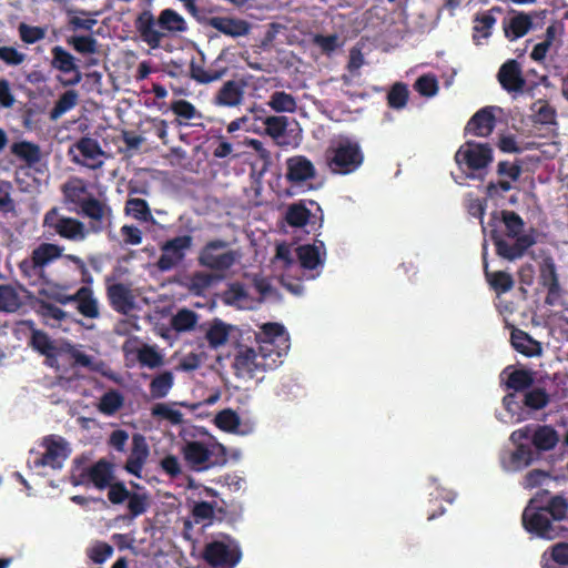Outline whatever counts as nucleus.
<instances>
[{"instance_id":"1","label":"nucleus","mask_w":568,"mask_h":568,"mask_svg":"<svg viewBox=\"0 0 568 568\" xmlns=\"http://www.w3.org/2000/svg\"><path fill=\"white\" fill-rule=\"evenodd\" d=\"M488 226L496 254L508 261L521 258L537 241L535 229L523 233L525 222L515 211H493Z\"/></svg>"},{"instance_id":"2","label":"nucleus","mask_w":568,"mask_h":568,"mask_svg":"<svg viewBox=\"0 0 568 568\" xmlns=\"http://www.w3.org/2000/svg\"><path fill=\"white\" fill-rule=\"evenodd\" d=\"M568 515V500L561 495H555L540 505L537 498H531L521 515L524 529L539 538L552 540L568 534V527L562 525Z\"/></svg>"},{"instance_id":"3","label":"nucleus","mask_w":568,"mask_h":568,"mask_svg":"<svg viewBox=\"0 0 568 568\" xmlns=\"http://www.w3.org/2000/svg\"><path fill=\"white\" fill-rule=\"evenodd\" d=\"M156 26L170 33L185 32L187 30L185 19L172 8L162 9L158 20L151 11H142L135 18L134 27L142 41L152 50L160 49L161 40L165 37V33L156 29Z\"/></svg>"},{"instance_id":"4","label":"nucleus","mask_w":568,"mask_h":568,"mask_svg":"<svg viewBox=\"0 0 568 568\" xmlns=\"http://www.w3.org/2000/svg\"><path fill=\"white\" fill-rule=\"evenodd\" d=\"M62 197L70 210L79 211L84 217L101 224L105 217H111L112 209L88 192V185L82 178H69L62 185Z\"/></svg>"},{"instance_id":"5","label":"nucleus","mask_w":568,"mask_h":568,"mask_svg":"<svg viewBox=\"0 0 568 568\" xmlns=\"http://www.w3.org/2000/svg\"><path fill=\"white\" fill-rule=\"evenodd\" d=\"M324 156L329 171L336 174L353 173L364 162V154L358 142L351 139L332 144L325 151Z\"/></svg>"},{"instance_id":"6","label":"nucleus","mask_w":568,"mask_h":568,"mask_svg":"<svg viewBox=\"0 0 568 568\" xmlns=\"http://www.w3.org/2000/svg\"><path fill=\"white\" fill-rule=\"evenodd\" d=\"M182 454L194 470H205L227 462V452L221 444L206 445L201 440H189L184 444Z\"/></svg>"},{"instance_id":"7","label":"nucleus","mask_w":568,"mask_h":568,"mask_svg":"<svg viewBox=\"0 0 568 568\" xmlns=\"http://www.w3.org/2000/svg\"><path fill=\"white\" fill-rule=\"evenodd\" d=\"M267 351V346H260L257 352L253 348L240 351L233 363L235 374L240 378H255L257 372L274 368L276 359Z\"/></svg>"},{"instance_id":"8","label":"nucleus","mask_w":568,"mask_h":568,"mask_svg":"<svg viewBox=\"0 0 568 568\" xmlns=\"http://www.w3.org/2000/svg\"><path fill=\"white\" fill-rule=\"evenodd\" d=\"M106 488L110 503L120 505L126 501V511L131 519L144 515L150 507L151 499L148 493L129 491L123 481H112Z\"/></svg>"},{"instance_id":"9","label":"nucleus","mask_w":568,"mask_h":568,"mask_svg":"<svg viewBox=\"0 0 568 568\" xmlns=\"http://www.w3.org/2000/svg\"><path fill=\"white\" fill-rule=\"evenodd\" d=\"M227 245V241L222 239L206 242L199 253L197 263L214 271L229 270L235 264L237 254L232 250L224 251Z\"/></svg>"},{"instance_id":"10","label":"nucleus","mask_w":568,"mask_h":568,"mask_svg":"<svg viewBox=\"0 0 568 568\" xmlns=\"http://www.w3.org/2000/svg\"><path fill=\"white\" fill-rule=\"evenodd\" d=\"M203 559L214 568H234L242 558L240 546L227 537V541H210L203 549Z\"/></svg>"},{"instance_id":"11","label":"nucleus","mask_w":568,"mask_h":568,"mask_svg":"<svg viewBox=\"0 0 568 568\" xmlns=\"http://www.w3.org/2000/svg\"><path fill=\"white\" fill-rule=\"evenodd\" d=\"M43 227L52 229L57 234L67 240H83L87 236L84 224L73 217L60 216L59 209L53 206L48 211L42 221Z\"/></svg>"},{"instance_id":"12","label":"nucleus","mask_w":568,"mask_h":568,"mask_svg":"<svg viewBox=\"0 0 568 568\" xmlns=\"http://www.w3.org/2000/svg\"><path fill=\"white\" fill-rule=\"evenodd\" d=\"M192 245V235H179L172 239L166 240L162 243V254H160V258L156 263L160 271L165 272L176 267L181 264L185 256L187 250Z\"/></svg>"},{"instance_id":"13","label":"nucleus","mask_w":568,"mask_h":568,"mask_svg":"<svg viewBox=\"0 0 568 568\" xmlns=\"http://www.w3.org/2000/svg\"><path fill=\"white\" fill-rule=\"evenodd\" d=\"M114 480V466L104 458L90 467L83 468L79 475H72V485L81 486L92 483L99 490L105 489Z\"/></svg>"},{"instance_id":"14","label":"nucleus","mask_w":568,"mask_h":568,"mask_svg":"<svg viewBox=\"0 0 568 568\" xmlns=\"http://www.w3.org/2000/svg\"><path fill=\"white\" fill-rule=\"evenodd\" d=\"M455 161L459 165L465 164L468 169L478 171L493 161V150L488 144L469 140L458 149Z\"/></svg>"},{"instance_id":"15","label":"nucleus","mask_w":568,"mask_h":568,"mask_svg":"<svg viewBox=\"0 0 568 568\" xmlns=\"http://www.w3.org/2000/svg\"><path fill=\"white\" fill-rule=\"evenodd\" d=\"M539 284L546 290L544 303L549 306L559 304L565 291L559 282L557 266L551 256H546L539 264Z\"/></svg>"},{"instance_id":"16","label":"nucleus","mask_w":568,"mask_h":568,"mask_svg":"<svg viewBox=\"0 0 568 568\" xmlns=\"http://www.w3.org/2000/svg\"><path fill=\"white\" fill-rule=\"evenodd\" d=\"M73 149L83 158V160H80L78 156H73L72 161L74 163L92 170H98L103 165L102 158L105 156V153L101 149L99 140L89 135H83L74 142L69 150V153H71Z\"/></svg>"},{"instance_id":"17","label":"nucleus","mask_w":568,"mask_h":568,"mask_svg":"<svg viewBox=\"0 0 568 568\" xmlns=\"http://www.w3.org/2000/svg\"><path fill=\"white\" fill-rule=\"evenodd\" d=\"M45 452L34 460L37 467L49 466L53 469L63 467V462L69 457L70 449L62 437L45 436L42 442Z\"/></svg>"},{"instance_id":"18","label":"nucleus","mask_w":568,"mask_h":568,"mask_svg":"<svg viewBox=\"0 0 568 568\" xmlns=\"http://www.w3.org/2000/svg\"><path fill=\"white\" fill-rule=\"evenodd\" d=\"M50 65L52 69L60 71L62 74H71L70 78L61 80L64 87H74L81 82L82 74L77 63V59L63 47L57 44L51 49Z\"/></svg>"},{"instance_id":"19","label":"nucleus","mask_w":568,"mask_h":568,"mask_svg":"<svg viewBox=\"0 0 568 568\" xmlns=\"http://www.w3.org/2000/svg\"><path fill=\"white\" fill-rule=\"evenodd\" d=\"M105 295L110 306L118 314L128 315L135 306L130 285L113 283L112 277H105Z\"/></svg>"},{"instance_id":"20","label":"nucleus","mask_w":568,"mask_h":568,"mask_svg":"<svg viewBox=\"0 0 568 568\" xmlns=\"http://www.w3.org/2000/svg\"><path fill=\"white\" fill-rule=\"evenodd\" d=\"M150 455V449L146 444L145 437L135 433L131 437V452L124 468L136 478H141V473L146 459Z\"/></svg>"},{"instance_id":"21","label":"nucleus","mask_w":568,"mask_h":568,"mask_svg":"<svg viewBox=\"0 0 568 568\" xmlns=\"http://www.w3.org/2000/svg\"><path fill=\"white\" fill-rule=\"evenodd\" d=\"M315 176L316 168L306 156L296 155L286 160V179L291 184H302Z\"/></svg>"},{"instance_id":"22","label":"nucleus","mask_w":568,"mask_h":568,"mask_svg":"<svg viewBox=\"0 0 568 568\" xmlns=\"http://www.w3.org/2000/svg\"><path fill=\"white\" fill-rule=\"evenodd\" d=\"M497 80L507 92H520L526 85L520 64L514 59L501 64L497 73Z\"/></svg>"},{"instance_id":"23","label":"nucleus","mask_w":568,"mask_h":568,"mask_svg":"<svg viewBox=\"0 0 568 568\" xmlns=\"http://www.w3.org/2000/svg\"><path fill=\"white\" fill-rule=\"evenodd\" d=\"M59 302L65 304L67 302H75L78 312L87 318L99 317V302L93 295L90 287L82 286L73 295H68L59 298Z\"/></svg>"},{"instance_id":"24","label":"nucleus","mask_w":568,"mask_h":568,"mask_svg":"<svg viewBox=\"0 0 568 568\" xmlns=\"http://www.w3.org/2000/svg\"><path fill=\"white\" fill-rule=\"evenodd\" d=\"M510 345L514 351L526 357H538L544 353L541 342L517 327L510 331Z\"/></svg>"},{"instance_id":"25","label":"nucleus","mask_w":568,"mask_h":568,"mask_svg":"<svg viewBox=\"0 0 568 568\" xmlns=\"http://www.w3.org/2000/svg\"><path fill=\"white\" fill-rule=\"evenodd\" d=\"M494 106H483L468 121L465 132L477 136H488L495 128Z\"/></svg>"},{"instance_id":"26","label":"nucleus","mask_w":568,"mask_h":568,"mask_svg":"<svg viewBox=\"0 0 568 568\" xmlns=\"http://www.w3.org/2000/svg\"><path fill=\"white\" fill-rule=\"evenodd\" d=\"M296 256L303 268L315 270L324 263L325 246L322 240L316 239L313 244H301L296 248Z\"/></svg>"},{"instance_id":"27","label":"nucleus","mask_w":568,"mask_h":568,"mask_svg":"<svg viewBox=\"0 0 568 568\" xmlns=\"http://www.w3.org/2000/svg\"><path fill=\"white\" fill-rule=\"evenodd\" d=\"M209 26L232 38L247 36L251 31L247 21L227 17H213L209 20Z\"/></svg>"},{"instance_id":"28","label":"nucleus","mask_w":568,"mask_h":568,"mask_svg":"<svg viewBox=\"0 0 568 568\" xmlns=\"http://www.w3.org/2000/svg\"><path fill=\"white\" fill-rule=\"evenodd\" d=\"M559 439L558 432L551 425H534L531 445L538 455L555 449Z\"/></svg>"},{"instance_id":"29","label":"nucleus","mask_w":568,"mask_h":568,"mask_svg":"<svg viewBox=\"0 0 568 568\" xmlns=\"http://www.w3.org/2000/svg\"><path fill=\"white\" fill-rule=\"evenodd\" d=\"M483 268L487 283L496 292L497 295L505 294L514 288V277L511 276L510 273L506 271L490 272L488 270L485 246L483 253Z\"/></svg>"},{"instance_id":"30","label":"nucleus","mask_w":568,"mask_h":568,"mask_svg":"<svg viewBox=\"0 0 568 568\" xmlns=\"http://www.w3.org/2000/svg\"><path fill=\"white\" fill-rule=\"evenodd\" d=\"M503 373H508L506 388L514 392H525L535 383V373L531 369L508 366Z\"/></svg>"},{"instance_id":"31","label":"nucleus","mask_w":568,"mask_h":568,"mask_svg":"<svg viewBox=\"0 0 568 568\" xmlns=\"http://www.w3.org/2000/svg\"><path fill=\"white\" fill-rule=\"evenodd\" d=\"M244 97V84L236 81H226L214 97V102L222 106L239 105Z\"/></svg>"},{"instance_id":"32","label":"nucleus","mask_w":568,"mask_h":568,"mask_svg":"<svg viewBox=\"0 0 568 568\" xmlns=\"http://www.w3.org/2000/svg\"><path fill=\"white\" fill-rule=\"evenodd\" d=\"M170 110L176 115L175 124L178 126L190 125V121L194 119H202V114L197 111L194 104L184 99L174 100L170 103Z\"/></svg>"},{"instance_id":"33","label":"nucleus","mask_w":568,"mask_h":568,"mask_svg":"<svg viewBox=\"0 0 568 568\" xmlns=\"http://www.w3.org/2000/svg\"><path fill=\"white\" fill-rule=\"evenodd\" d=\"M494 12H501V8L493 7L490 11H484L481 14H477L474 20L473 39L478 45L481 39H486L491 34V29L496 23Z\"/></svg>"},{"instance_id":"34","label":"nucleus","mask_w":568,"mask_h":568,"mask_svg":"<svg viewBox=\"0 0 568 568\" xmlns=\"http://www.w3.org/2000/svg\"><path fill=\"white\" fill-rule=\"evenodd\" d=\"M124 212L126 216L141 223H151L154 221L148 201L140 197L129 196L125 202Z\"/></svg>"},{"instance_id":"35","label":"nucleus","mask_w":568,"mask_h":568,"mask_svg":"<svg viewBox=\"0 0 568 568\" xmlns=\"http://www.w3.org/2000/svg\"><path fill=\"white\" fill-rule=\"evenodd\" d=\"M532 26L531 18L525 13H518L509 20L504 21L505 36L509 40H516L525 36Z\"/></svg>"},{"instance_id":"36","label":"nucleus","mask_w":568,"mask_h":568,"mask_svg":"<svg viewBox=\"0 0 568 568\" xmlns=\"http://www.w3.org/2000/svg\"><path fill=\"white\" fill-rule=\"evenodd\" d=\"M62 254L63 247L59 246V244H49V242H43L31 252L34 263L42 270H44L49 263L60 258Z\"/></svg>"},{"instance_id":"37","label":"nucleus","mask_w":568,"mask_h":568,"mask_svg":"<svg viewBox=\"0 0 568 568\" xmlns=\"http://www.w3.org/2000/svg\"><path fill=\"white\" fill-rule=\"evenodd\" d=\"M11 153L24 161L28 166H33L41 160L40 148L32 141H19L11 145Z\"/></svg>"},{"instance_id":"38","label":"nucleus","mask_w":568,"mask_h":568,"mask_svg":"<svg viewBox=\"0 0 568 568\" xmlns=\"http://www.w3.org/2000/svg\"><path fill=\"white\" fill-rule=\"evenodd\" d=\"M67 45H70L79 54L99 53V41L91 34L70 36L65 38Z\"/></svg>"},{"instance_id":"39","label":"nucleus","mask_w":568,"mask_h":568,"mask_svg":"<svg viewBox=\"0 0 568 568\" xmlns=\"http://www.w3.org/2000/svg\"><path fill=\"white\" fill-rule=\"evenodd\" d=\"M124 405V396L116 389L105 392L99 399L98 409L105 416L115 415Z\"/></svg>"},{"instance_id":"40","label":"nucleus","mask_w":568,"mask_h":568,"mask_svg":"<svg viewBox=\"0 0 568 568\" xmlns=\"http://www.w3.org/2000/svg\"><path fill=\"white\" fill-rule=\"evenodd\" d=\"M538 457V454L529 445L515 446L510 454V467L515 470L526 468Z\"/></svg>"},{"instance_id":"41","label":"nucleus","mask_w":568,"mask_h":568,"mask_svg":"<svg viewBox=\"0 0 568 568\" xmlns=\"http://www.w3.org/2000/svg\"><path fill=\"white\" fill-rule=\"evenodd\" d=\"M262 122L265 125V133L277 141L280 145H282V143H284L282 138H284L286 134L290 120L286 116L272 115L264 118Z\"/></svg>"},{"instance_id":"42","label":"nucleus","mask_w":568,"mask_h":568,"mask_svg":"<svg viewBox=\"0 0 568 568\" xmlns=\"http://www.w3.org/2000/svg\"><path fill=\"white\" fill-rule=\"evenodd\" d=\"M174 384V377L171 371H163L150 383V394L152 398L160 399L165 397Z\"/></svg>"},{"instance_id":"43","label":"nucleus","mask_w":568,"mask_h":568,"mask_svg":"<svg viewBox=\"0 0 568 568\" xmlns=\"http://www.w3.org/2000/svg\"><path fill=\"white\" fill-rule=\"evenodd\" d=\"M230 326L221 320H214L205 333V338L213 349H217L225 344L229 337Z\"/></svg>"},{"instance_id":"44","label":"nucleus","mask_w":568,"mask_h":568,"mask_svg":"<svg viewBox=\"0 0 568 568\" xmlns=\"http://www.w3.org/2000/svg\"><path fill=\"white\" fill-rule=\"evenodd\" d=\"M312 213L307 206L302 203H292L286 207L285 220L292 227H303L307 224Z\"/></svg>"},{"instance_id":"45","label":"nucleus","mask_w":568,"mask_h":568,"mask_svg":"<svg viewBox=\"0 0 568 568\" xmlns=\"http://www.w3.org/2000/svg\"><path fill=\"white\" fill-rule=\"evenodd\" d=\"M215 281V275L204 271H195L187 277L186 287L194 295H202L207 288L212 286Z\"/></svg>"},{"instance_id":"46","label":"nucleus","mask_w":568,"mask_h":568,"mask_svg":"<svg viewBox=\"0 0 568 568\" xmlns=\"http://www.w3.org/2000/svg\"><path fill=\"white\" fill-rule=\"evenodd\" d=\"M285 333V327L282 324L266 323L261 327L262 343L260 345H267V353H270L272 357L273 355L280 357V353L273 349L274 342L276 338L283 337Z\"/></svg>"},{"instance_id":"47","label":"nucleus","mask_w":568,"mask_h":568,"mask_svg":"<svg viewBox=\"0 0 568 568\" xmlns=\"http://www.w3.org/2000/svg\"><path fill=\"white\" fill-rule=\"evenodd\" d=\"M30 345L33 351L39 353L40 355H48L49 352H53L55 347V342L45 333L44 331L37 329L31 327V339Z\"/></svg>"},{"instance_id":"48","label":"nucleus","mask_w":568,"mask_h":568,"mask_svg":"<svg viewBox=\"0 0 568 568\" xmlns=\"http://www.w3.org/2000/svg\"><path fill=\"white\" fill-rule=\"evenodd\" d=\"M191 78L200 84H209L219 81L224 74L223 70H205L203 65L195 63L193 60L190 65Z\"/></svg>"},{"instance_id":"49","label":"nucleus","mask_w":568,"mask_h":568,"mask_svg":"<svg viewBox=\"0 0 568 568\" xmlns=\"http://www.w3.org/2000/svg\"><path fill=\"white\" fill-rule=\"evenodd\" d=\"M267 104L274 112H295L296 109L295 98L284 91L273 92Z\"/></svg>"},{"instance_id":"50","label":"nucleus","mask_w":568,"mask_h":568,"mask_svg":"<svg viewBox=\"0 0 568 568\" xmlns=\"http://www.w3.org/2000/svg\"><path fill=\"white\" fill-rule=\"evenodd\" d=\"M78 103V93L74 90L65 91L50 111V120L57 121L63 116L64 112L72 109Z\"/></svg>"},{"instance_id":"51","label":"nucleus","mask_w":568,"mask_h":568,"mask_svg":"<svg viewBox=\"0 0 568 568\" xmlns=\"http://www.w3.org/2000/svg\"><path fill=\"white\" fill-rule=\"evenodd\" d=\"M19 271L22 278H27L30 285H36L44 278V270H42L32 256L24 258L19 263Z\"/></svg>"},{"instance_id":"52","label":"nucleus","mask_w":568,"mask_h":568,"mask_svg":"<svg viewBox=\"0 0 568 568\" xmlns=\"http://www.w3.org/2000/svg\"><path fill=\"white\" fill-rule=\"evenodd\" d=\"M215 425L224 432H236L241 425L240 416L232 408H224L215 416Z\"/></svg>"},{"instance_id":"53","label":"nucleus","mask_w":568,"mask_h":568,"mask_svg":"<svg viewBox=\"0 0 568 568\" xmlns=\"http://www.w3.org/2000/svg\"><path fill=\"white\" fill-rule=\"evenodd\" d=\"M387 104L393 109L404 108L409 99V90L404 83H395L387 95Z\"/></svg>"},{"instance_id":"54","label":"nucleus","mask_w":568,"mask_h":568,"mask_svg":"<svg viewBox=\"0 0 568 568\" xmlns=\"http://www.w3.org/2000/svg\"><path fill=\"white\" fill-rule=\"evenodd\" d=\"M21 302L17 291L9 285H0V310L2 312H17Z\"/></svg>"},{"instance_id":"55","label":"nucleus","mask_w":568,"mask_h":568,"mask_svg":"<svg viewBox=\"0 0 568 568\" xmlns=\"http://www.w3.org/2000/svg\"><path fill=\"white\" fill-rule=\"evenodd\" d=\"M197 321V315L190 308H181L172 318V327L178 332L191 331Z\"/></svg>"},{"instance_id":"56","label":"nucleus","mask_w":568,"mask_h":568,"mask_svg":"<svg viewBox=\"0 0 568 568\" xmlns=\"http://www.w3.org/2000/svg\"><path fill=\"white\" fill-rule=\"evenodd\" d=\"M194 523L200 524L205 520H213L216 517V501H196L191 510Z\"/></svg>"},{"instance_id":"57","label":"nucleus","mask_w":568,"mask_h":568,"mask_svg":"<svg viewBox=\"0 0 568 568\" xmlns=\"http://www.w3.org/2000/svg\"><path fill=\"white\" fill-rule=\"evenodd\" d=\"M151 414L153 417L165 419L172 425H180L183 423V414L165 403L155 404L152 407Z\"/></svg>"},{"instance_id":"58","label":"nucleus","mask_w":568,"mask_h":568,"mask_svg":"<svg viewBox=\"0 0 568 568\" xmlns=\"http://www.w3.org/2000/svg\"><path fill=\"white\" fill-rule=\"evenodd\" d=\"M524 405L531 409H541L549 403V395L545 388H534L525 393Z\"/></svg>"},{"instance_id":"59","label":"nucleus","mask_w":568,"mask_h":568,"mask_svg":"<svg viewBox=\"0 0 568 568\" xmlns=\"http://www.w3.org/2000/svg\"><path fill=\"white\" fill-rule=\"evenodd\" d=\"M523 164L524 162L521 160H515L514 162L500 161L497 164V174L510 182H516L521 174Z\"/></svg>"},{"instance_id":"60","label":"nucleus","mask_w":568,"mask_h":568,"mask_svg":"<svg viewBox=\"0 0 568 568\" xmlns=\"http://www.w3.org/2000/svg\"><path fill=\"white\" fill-rule=\"evenodd\" d=\"M532 110L536 113V122L541 124H552L556 121V111L547 101L539 100L537 101Z\"/></svg>"},{"instance_id":"61","label":"nucleus","mask_w":568,"mask_h":568,"mask_svg":"<svg viewBox=\"0 0 568 568\" xmlns=\"http://www.w3.org/2000/svg\"><path fill=\"white\" fill-rule=\"evenodd\" d=\"M138 361L141 365L155 368L163 364V357L151 346H143L138 351Z\"/></svg>"},{"instance_id":"62","label":"nucleus","mask_w":568,"mask_h":568,"mask_svg":"<svg viewBox=\"0 0 568 568\" xmlns=\"http://www.w3.org/2000/svg\"><path fill=\"white\" fill-rule=\"evenodd\" d=\"M12 184L7 181L0 182V214H13L16 203L11 197Z\"/></svg>"},{"instance_id":"63","label":"nucleus","mask_w":568,"mask_h":568,"mask_svg":"<svg viewBox=\"0 0 568 568\" xmlns=\"http://www.w3.org/2000/svg\"><path fill=\"white\" fill-rule=\"evenodd\" d=\"M64 355L72 361L71 365L73 367L81 366L91 368L93 365L92 356L81 352L75 346H72V344H64Z\"/></svg>"},{"instance_id":"64","label":"nucleus","mask_w":568,"mask_h":568,"mask_svg":"<svg viewBox=\"0 0 568 568\" xmlns=\"http://www.w3.org/2000/svg\"><path fill=\"white\" fill-rule=\"evenodd\" d=\"M113 547L105 541H95L87 554L94 564H102L113 555Z\"/></svg>"}]
</instances>
